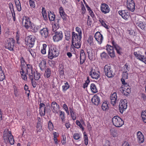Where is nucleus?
Returning <instances> with one entry per match:
<instances>
[{"instance_id": "42", "label": "nucleus", "mask_w": 146, "mask_h": 146, "mask_svg": "<svg viewBox=\"0 0 146 146\" xmlns=\"http://www.w3.org/2000/svg\"><path fill=\"white\" fill-rule=\"evenodd\" d=\"M117 98V94L114 92L111 96L110 99L112 100H116Z\"/></svg>"}, {"instance_id": "39", "label": "nucleus", "mask_w": 146, "mask_h": 146, "mask_svg": "<svg viewBox=\"0 0 146 146\" xmlns=\"http://www.w3.org/2000/svg\"><path fill=\"white\" fill-rule=\"evenodd\" d=\"M136 25L142 29H144L145 27V25L141 21L137 23Z\"/></svg>"}, {"instance_id": "13", "label": "nucleus", "mask_w": 146, "mask_h": 146, "mask_svg": "<svg viewBox=\"0 0 146 146\" xmlns=\"http://www.w3.org/2000/svg\"><path fill=\"white\" fill-rule=\"evenodd\" d=\"M100 10L102 13L106 14L108 13L110 11V9L108 6L105 3L101 5Z\"/></svg>"}, {"instance_id": "53", "label": "nucleus", "mask_w": 146, "mask_h": 146, "mask_svg": "<svg viewBox=\"0 0 146 146\" xmlns=\"http://www.w3.org/2000/svg\"><path fill=\"white\" fill-rule=\"evenodd\" d=\"M43 48L41 50V52L43 54H44L46 53V51L45 48L46 46V45L45 44H43Z\"/></svg>"}, {"instance_id": "17", "label": "nucleus", "mask_w": 146, "mask_h": 146, "mask_svg": "<svg viewBox=\"0 0 146 146\" xmlns=\"http://www.w3.org/2000/svg\"><path fill=\"white\" fill-rule=\"evenodd\" d=\"M134 54L137 59H139L146 64V58L144 56L138 54L136 52H135L134 53Z\"/></svg>"}, {"instance_id": "12", "label": "nucleus", "mask_w": 146, "mask_h": 146, "mask_svg": "<svg viewBox=\"0 0 146 146\" xmlns=\"http://www.w3.org/2000/svg\"><path fill=\"white\" fill-rule=\"evenodd\" d=\"M127 7L128 9L133 12L135 10V5L134 1L133 0H127Z\"/></svg>"}, {"instance_id": "56", "label": "nucleus", "mask_w": 146, "mask_h": 146, "mask_svg": "<svg viewBox=\"0 0 146 146\" xmlns=\"http://www.w3.org/2000/svg\"><path fill=\"white\" fill-rule=\"evenodd\" d=\"M31 27V29L33 30L32 31L35 33L37 32L38 29L37 27H35L34 25L32 26V25L30 26Z\"/></svg>"}, {"instance_id": "24", "label": "nucleus", "mask_w": 146, "mask_h": 146, "mask_svg": "<svg viewBox=\"0 0 146 146\" xmlns=\"http://www.w3.org/2000/svg\"><path fill=\"white\" fill-rule=\"evenodd\" d=\"M8 140L10 144L11 145L14 144V140L13 139V136L11 134V131H8Z\"/></svg>"}, {"instance_id": "23", "label": "nucleus", "mask_w": 146, "mask_h": 146, "mask_svg": "<svg viewBox=\"0 0 146 146\" xmlns=\"http://www.w3.org/2000/svg\"><path fill=\"white\" fill-rule=\"evenodd\" d=\"M87 52L89 59L92 60L94 59V54L93 53L92 49V48H88L87 49Z\"/></svg>"}, {"instance_id": "3", "label": "nucleus", "mask_w": 146, "mask_h": 146, "mask_svg": "<svg viewBox=\"0 0 146 146\" xmlns=\"http://www.w3.org/2000/svg\"><path fill=\"white\" fill-rule=\"evenodd\" d=\"M113 125L116 127H120L124 124L122 119L118 116H115L112 119Z\"/></svg>"}, {"instance_id": "44", "label": "nucleus", "mask_w": 146, "mask_h": 146, "mask_svg": "<svg viewBox=\"0 0 146 146\" xmlns=\"http://www.w3.org/2000/svg\"><path fill=\"white\" fill-rule=\"evenodd\" d=\"M99 21L101 23L102 25L106 29L108 28L107 25L106 23L103 20L101 19H99Z\"/></svg>"}, {"instance_id": "40", "label": "nucleus", "mask_w": 146, "mask_h": 146, "mask_svg": "<svg viewBox=\"0 0 146 146\" xmlns=\"http://www.w3.org/2000/svg\"><path fill=\"white\" fill-rule=\"evenodd\" d=\"M51 71L49 68H47L45 71V76L47 78L49 77L50 75Z\"/></svg>"}, {"instance_id": "55", "label": "nucleus", "mask_w": 146, "mask_h": 146, "mask_svg": "<svg viewBox=\"0 0 146 146\" xmlns=\"http://www.w3.org/2000/svg\"><path fill=\"white\" fill-rule=\"evenodd\" d=\"M125 79L123 78H122L121 79L122 83L124 85L125 87H127V86L129 87V85L125 82Z\"/></svg>"}, {"instance_id": "21", "label": "nucleus", "mask_w": 146, "mask_h": 146, "mask_svg": "<svg viewBox=\"0 0 146 146\" xmlns=\"http://www.w3.org/2000/svg\"><path fill=\"white\" fill-rule=\"evenodd\" d=\"M60 15L62 19L64 20L66 19L67 15L64 12L63 8L62 7H60L59 8V11Z\"/></svg>"}, {"instance_id": "62", "label": "nucleus", "mask_w": 146, "mask_h": 146, "mask_svg": "<svg viewBox=\"0 0 146 146\" xmlns=\"http://www.w3.org/2000/svg\"><path fill=\"white\" fill-rule=\"evenodd\" d=\"M63 139L61 140V142L62 145L65 144L66 143V137L65 136H62Z\"/></svg>"}, {"instance_id": "22", "label": "nucleus", "mask_w": 146, "mask_h": 146, "mask_svg": "<svg viewBox=\"0 0 146 146\" xmlns=\"http://www.w3.org/2000/svg\"><path fill=\"white\" fill-rule=\"evenodd\" d=\"M27 74L29 75V78L30 77V75L33 76V72L32 69V66L29 64H27Z\"/></svg>"}, {"instance_id": "1", "label": "nucleus", "mask_w": 146, "mask_h": 146, "mask_svg": "<svg viewBox=\"0 0 146 146\" xmlns=\"http://www.w3.org/2000/svg\"><path fill=\"white\" fill-rule=\"evenodd\" d=\"M113 46H111L109 45H107L106 46V50L111 58H113L115 55L113 49L114 48L116 50L117 53L120 54L121 53V48L114 41L112 42Z\"/></svg>"}, {"instance_id": "47", "label": "nucleus", "mask_w": 146, "mask_h": 146, "mask_svg": "<svg viewBox=\"0 0 146 146\" xmlns=\"http://www.w3.org/2000/svg\"><path fill=\"white\" fill-rule=\"evenodd\" d=\"M84 144L87 145L88 144V139L87 135L86 134H84Z\"/></svg>"}, {"instance_id": "30", "label": "nucleus", "mask_w": 146, "mask_h": 146, "mask_svg": "<svg viewBox=\"0 0 146 146\" xmlns=\"http://www.w3.org/2000/svg\"><path fill=\"white\" fill-rule=\"evenodd\" d=\"M15 3L18 11H20L21 10V3L19 0H15Z\"/></svg>"}, {"instance_id": "19", "label": "nucleus", "mask_w": 146, "mask_h": 146, "mask_svg": "<svg viewBox=\"0 0 146 146\" xmlns=\"http://www.w3.org/2000/svg\"><path fill=\"white\" fill-rule=\"evenodd\" d=\"M137 140L139 143H142L144 141V137L141 131H139L137 134Z\"/></svg>"}, {"instance_id": "8", "label": "nucleus", "mask_w": 146, "mask_h": 146, "mask_svg": "<svg viewBox=\"0 0 146 146\" xmlns=\"http://www.w3.org/2000/svg\"><path fill=\"white\" fill-rule=\"evenodd\" d=\"M35 37L32 35L27 36L25 38L26 44L30 47L33 46L35 42Z\"/></svg>"}, {"instance_id": "51", "label": "nucleus", "mask_w": 146, "mask_h": 146, "mask_svg": "<svg viewBox=\"0 0 146 146\" xmlns=\"http://www.w3.org/2000/svg\"><path fill=\"white\" fill-rule=\"evenodd\" d=\"M8 133H7V131H5L4 132L3 134V139L5 141H7V138L8 137L7 135H8Z\"/></svg>"}, {"instance_id": "5", "label": "nucleus", "mask_w": 146, "mask_h": 146, "mask_svg": "<svg viewBox=\"0 0 146 146\" xmlns=\"http://www.w3.org/2000/svg\"><path fill=\"white\" fill-rule=\"evenodd\" d=\"M104 71L105 75L108 78H111L113 76L114 73L111 67L108 65H106L104 66Z\"/></svg>"}, {"instance_id": "9", "label": "nucleus", "mask_w": 146, "mask_h": 146, "mask_svg": "<svg viewBox=\"0 0 146 146\" xmlns=\"http://www.w3.org/2000/svg\"><path fill=\"white\" fill-rule=\"evenodd\" d=\"M90 72L91 74H90V76L92 78L98 79L99 78L100 76V72L98 68L94 69L93 68H91Z\"/></svg>"}, {"instance_id": "45", "label": "nucleus", "mask_w": 146, "mask_h": 146, "mask_svg": "<svg viewBox=\"0 0 146 146\" xmlns=\"http://www.w3.org/2000/svg\"><path fill=\"white\" fill-rule=\"evenodd\" d=\"M48 127L50 131H51L53 130V124L51 122V121H49L48 122Z\"/></svg>"}, {"instance_id": "11", "label": "nucleus", "mask_w": 146, "mask_h": 146, "mask_svg": "<svg viewBox=\"0 0 146 146\" xmlns=\"http://www.w3.org/2000/svg\"><path fill=\"white\" fill-rule=\"evenodd\" d=\"M22 23L23 25L27 29L29 28L31 25L29 18L25 17L22 18Z\"/></svg>"}, {"instance_id": "31", "label": "nucleus", "mask_w": 146, "mask_h": 146, "mask_svg": "<svg viewBox=\"0 0 146 146\" xmlns=\"http://www.w3.org/2000/svg\"><path fill=\"white\" fill-rule=\"evenodd\" d=\"M90 88L92 91L94 93H96L98 92L95 84H92L90 86Z\"/></svg>"}, {"instance_id": "36", "label": "nucleus", "mask_w": 146, "mask_h": 146, "mask_svg": "<svg viewBox=\"0 0 146 146\" xmlns=\"http://www.w3.org/2000/svg\"><path fill=\"white\" fill-rule=\"evenodd\" d=\"M48 17L50 20L51 21H54L55 19L54 15L53 13H51L50 11V13L48 12Z\"/></svg>"}, {"instance_id": "15", "label": "nucleus", "mask_w": 146, "mask_h": 146, "mask_svg": "<svg viewBox=\"0 0 146 146\" xmlns=\"http://www.w3.org/2000/svg\"><path fill=\"white\" fill-rule=\"evenodd\" d=\"M94 37L98 43L100 44L103 40V38L102 35L99 32H97L95 34Z\"/></svg>"}, {"instance_id": "14", "label": "nucleus", "mask_w": 146, "mask_h": 146, "mask_svg": "<svg viewBox=\"0 0 146 146\" xmlns=\"http://www.w3.org/2000/svg\"><path fill=\"white\" fill-rule=\"evenodd\" d=\"M39 113L41 116H44L45 114V105L41 103L40 101V104L39 105Z\"/></svg>"}, {"instance_id": "37", "label": "nucleus", "mask_w": 146, "mask_h": 146, "mask_svg": "<svg viewBox=\"0 0 146 146\" xmlns=\"http://www.w3.org/2000/svg\"><path fill=\"white\" fill-rule=\"evenodd\" d=\"M100 56L102 59H108L109 57L107 54L104 52L101 53Z\"/></svg>"}, {"instance_id": "2", "label": "nucleus", "mask_w": 146, "mask_h": 146, "mask_svg": "<svg viewBox=\"0 0 146 146\" xmlns=\"http://www.w3.org/2000/svg\"><path fill=\"white\" fill-rule=\"evenodd\" d=\"M82 36L78 35L74 32H72V44L74 47L78 48L80 47Z\"/></svg>"}, {"instance_id": "26", "label": "nucleus", "mask_w": 146, "mask_h": 146, "mask_svg": "<svg viewBox=\"0 0 146 146\" xmlns=\"http://www.w3.org/2000/svg\"><path fill=\"white\" fill-rule=\"evenodd\" d=\"M59 20H57V22H55L52 25V30L53 31L55 32L57 31H59L58 29L59 28L58 24Z\"/></svg>"}, {"instance_id": "28", "label": "nucleus", "mask_w": 146, "mask_h": 146, "mask_svg": "<svg viewBox=\"0 0 146 146\" xmlns=\"http://www.w3.org/2000/svg\"><path fill=\"white\" fill-rule=\"evenodd\" d=\"M59 116L60 118H61L62 122H64L65 120V119L64 112L63 111L60 110L59 111Z\"/></svg>"}, {"instance_id": "48", "label": "nucleus", "mask_w": 146, "mask_h": 146, "mask_svg": "<svg viewBox=\"0 0 146 146\" xmlns=\"http://www.w3.org/2000/svg\"><path fill=\"white\" fill-rule=\"evenodd\" d=\"M29 3L30 6L33 8H35V2L33 0H29Z\"/></svg>"}, {"instance_id": "64", "label": "nucleus", "mask_w": 146, "mask_h": 146, "mask_svg": "<svg viewBox=\"0 0 146 146\" xmlns=\"http://www.w3.org/2000/svg\"><path fill=\"white\" fill-rule=\"evenodd\" d=\"M29 51L30 54H31V55L33 57H35V56H36L35 53V52H34L32 49H31L30 50H29Z\"/></svg>"}, {"instance_id": "29", "label": "nucleus", "mask_w": 146, "mask_h": 146, "mask_svg": "<svg viewBox=\"0 0 146 146\" xmlns=\"http://www.w3.org/2000/svg\"><path fill=\"white\" fill-rule=\"evenodd\" d=\"M34 79L36 80H38L40 78V74L37 71L35 72H33Z\"/></svg>"}, {"instance_id": "10", "label": "nucleus", "mask_w": 146, "mask_h": 146, "mask_svg": "<svg viewBox=\"0 0 146 146\" xmlns=\"http://www.w3.org/2000/svg\"><path fill=\"white\" fill-rule=\"evenodd\" d=\"M127 101H120L119 105V109L121 113L127 109Z\"/></svg>"}, {"instance_id": "41", "label": "nucleus", "mask_w": 146, "mask_h": 146, "mask_svg": "<svg viewBox=\"0 0 146 146\" xmlns=\"http://www.w3.org/2000/svg\"><path fill=\"white\" fill-rule=\"evenodd\" d=\"M42 14L44 20H46V10L44 8L42 7Z\"/></svg>"}, {"instance_id": "35", "label": "nucleus", "mask_w": 146, "mask_h": 146, "mask_svg": "<svg viewBox=\"0 0 146 146\" xmlns=\"http://www.w3.org/2000/svg\"><path fill=\"white\" fill-rule=\"evenodd\" d=\"M102 108L103 110H106L108 108L107 101H104L102 104Z\"/></svg>"}, {"instance_id": "43", "label": "nucleus", "mask_w": 146, "mask_h": 146, "mask_svg": "<svg viewBox=\"0 0 146 146\" xmlns=\"http://www.w3.org/2000/svg\"><path fill=\"white\" fill-rule=\"evenodd\" d=\"M69 87L68 83L66 82L64 83V85L62 86V90L63 91H65L67 90Z\"/></svg>"}, {"instance_id": "20", "label": "nucleus", "mask_w": 146, "mask_h": 146, "mask_svg": "<svg viewBox=\"0 0 146 146\" xmlns=\"http://www.w3.org/2000/svg\"><path fill=\"white\" fill-rule=\"evenodd\" d=\"M86 59V55L84 51L81 50L80 52V63L82 64L85 61Z\"/></svg>"}, {"instance_id": "57", "label": "nucleus", "mask_w": 146, "mask_h": 146, "mask_svg": "<svg viewBox=\"0 0 146 146\" xmlns=\"http://www.w3.org/2000/svg\"><path fill=\"white\" fill-rule=\"evenodd\" d=\"M80 135L79 133H75L74 135V138L76 140L79 139L80 138Z\"/></svg>"}, {"instance_id": "49", "label": "nucleus", "mask_w": 146, "mask_h": 146, "mask_svg": "<svg viewBox=\"0 0 146 146\" xmlns=\"http://www.w3.org/2000/svg\"><path fill=\"white\" fill-rule=\"evenodd\" d=\"M76 123L77 125L79 127L82 129V131L84 130V128L82 126V125L81 124L80 122L78 120H76Z\"/></svg>"}, {"instance_id": "4", "label": "nucleus", "mask_w": 146, "mask_h": 146, "mask_svg": "<svg viewBox=\"0 0 146 146\" xmlns=\"http://www.w3.org/2000/svg\"><path fill=\"white\" fill-rule=\"evenodd\" d=\"M59 52L56 48L55 47H51L48 50V58L52 59L57 56Z\"/></svg>"}, {"instance_id": "34", "label": "nucleus", "mask_w": 146, "mask_h": 146, "mask_svg": "<svg viewBox=\"0 0 146 146\" xmlns=\"http://www.w3.org/2000/svg\"><path fill=\"white\" fill-rule=\"evenodd\" d=\"M111 134L114 137H117L118 135L117 131L116 130L111 129L110 130Z\"/></svg>"}, {"instance_id": "32", "label": "nucleus", "mask_w": 146, "mask_h": 146, "mask_svg": "<svg viewBox=\"0 0 146 146\" xmlns=\"http://www.w3.org/2000/svg\"><path fill=\"white\" fill-rule=\"evenodd\" d=\"M5 78V75L3 71L2 70L1 67L0 66V81H3Z\"/></svg>"}, {"instance_id": "59", "label": "nucleus", "mask_w": 146, "mask_h": 146, "mask_svg": "<svg viewBox=\"0 0 146 146\" xmlns=\"http://www.w3.org/2000/svg\"><path fill=\"white\" fill-rule=\"evenodd\" d=\"M76 31L78 33V35L82 36V31L81 29L78 27H76Z\"/></svg>"}, {"instance_id": "50", "label": "nucleus", "mask_w": 146, "mask_h": 146, "mask_svg": "<svg viewBox=\"0 0 146 146\" xmlns=\"http://www.w3.org/2000/svg\"><path fill=\"white\" fill-rule=\"evenodd\" d=\"M90 82L89 77H87V80H86V82L83 84V88H85L88 86V84Z\"/></svg>"}, {"instance_id": "27", "label": "nucleus", "mask_w": 146, "mask_h": 146, "mask_svg": "<svg viewBox=\"0 0 146 146\" xmlns=\"http://www.w3.org/2000/svg\"><path fill=\"white\" fill-rule=\"evenodd\" d=\"M70 111V115L72 119L74 120L76 119V115L75 112L74 111V109L72 108H69Z\"/></svg>"}, {"instance_id": "7", "label": "nucleus", "mask_w": 146, "mask_h": 146, "mask_svg": "<svg viewBox=\"0 0 146 146\" xmlns=\"http://www.w3.org/2000/svg\"><path fill=\"white\" fill-rule=\"evenodd\" d=\"M15 41L13 38H8L5 44L6 48H7L10 50H13Z\"/></svg>"}, {"instance_id": "16", "label": "nucleus", "mask_w": 146, "mask_h": 146, "mask_svg": "<svg viewBox=\"0 0 146 146\" xmlns=\"http://www.w3.org/2000/svg\"><path fill=\"white\" fill-rule=\"evenodd\" d=\"M118 13L124 19L126 20L129 18V13L127 11L125 10L119 11Z\"/></svg>"}, {"instance_id": "33", "label": "nucleus", "mask_w": 146, "mask_h": 146, "mask_svg": "<svg viewBox=\"0 0 146 146\" xmlns=\"http://www.w3.org/2000/svg\"><path fill=\"white\" fill-rule=\"evenodd\" d=\"M141 117L143 121L145 123H146V110L143 111L141 113Z\"/></svg>"}, {"instance_id": "6", "label": "nucleus", "mask_w": 146, "mask_h": 146, "mask_svg": "<svg viewBox=\"0 0 146 146\" xmlns=\"http://www.w3.org/2000/svg\"><path fill=\"white\" fill-rule=\"evenodd\" d=\"M52 35L53 39L54 42H58L61 40L63 38L62 33L60 31H57L54 32Z\"/></svg>"}, {"instance_id": "52", "label": "nucleus", "mask_w": 146, "mask_h": 146, "mask_svg": "<svg viewBox=\"0 0 146 146\" xmlns=\"http://www.w3.org/2000/svg\"><path fill=\"white\" fill-rule=\"evenodd\" d=\"M93 38L92 36H89L88 39V42L90 45H91V44L93 42Z\"/></svg>"}, {"instance_id": "58", "label": "nucleus", "mask_w": 146, "mask_h": 146, "mask_svg": "<svg viewBox=\"0 0 146 146\" xmlns=\"http://www.w3.org/2000/svg\"><path fill=\"white\" fill-rule=\"evenodd\" d=\"M63 108L65 110L66 113L68 114L69 115V112L68 110L67 106L65 104H64L63 105Z\"/></svg>"}, {"instance_id": "25", "label": "nucleus", "mask_w": 146, "mask_h": 146, "mask_svg": "<svg viewBox=\"0 0 146 146\" xmlns=\"http://www.w3.org/2000/svg\"><path fill=\"white\" fill-rule=\"evenodd\" d=\"M46 64V62L45 60H42L39 64V66L40 69L42 71H44L45 69Z\"/></svg>"}, {"instance_id": "38", "label": "nucleus", "mask_w": 146, "mask_h": 146, "mask_svg": "<svg viewBox=\"0 0 146 146\" xmlns=\"http://www.w3.org/2000/svg\"><path fill=\"white\" fill-rule=\"evenodd\" d=\"M51 107L53 110H56L58 108V105L56 102L54 101L52 103Z\"/></svg>"}, {"instance_id": "46", "label": "nucleus", "mask_w": 146, "mask_h": 146, "mask_svg": "<svg viewBox=\"0 0 146 146\" xmlns=\"http://www.w3.org/2000/svg\"><path fill=\"white\" fill-rule=\"evenodd\" d=\"M31 81V82L34 88H35L36 86V82L33 81V77L30 75V77L29 78Z\"/></svg>"}, {"instance_id": "54", "label": "nucleus", "mask_w": 146, "mask_h": 146, "mask_svg": "<svg viewBox=\"0 0 146 146\" xmlns=\"http://www.w3.org/2000/svg\"><path fill=\"white\" fill-rule=\"evenodd\" d=\"M123 68V72H127L129 71L128 66L127 65V64H126Z\"/></svg>"}, {"instance_id": "61", "label": "nucleus", "mask_w": 146, "mask_h": 146, "mask_svg": "<svg viewBox=\"0 0 146 146\" xmlns=\"http://www.w3.org/2000/svg\"><path fill=\"white\" fill-rule=\"evenodd\" d=\"M100 100L99 97L98 96L95 95L93 96L91 100Z\"/></svg>"}, {"instance_id": "18", "label": "nucleus", "mask_w": 146, "mask_h": 146, "mask_svg": "<svg viewBox=\"0 0 146 146\" xmlns=\"http://www.w3.org/2000/svg\"><path fill=\"white\" fill-rule=\"evenodd\" d=\"M40 33L42 36L44 38H46L48 35V30L47 28H44L40 31Z\"/></svg>"}, {"instance_id": "63", "label": "nucleus", "mask_w": 146, "mask_h": 146, "mask_svg": "<svg viewBox=\"0 0 146 146\" xmlns=\"http://www.w3.org/2000/svg\"><path fill=\"white\" fill-rule=\"evenodd\" d=\"M130 88V87L129 86V87L127 86V87H125V89L126 90L125 92L128 94H129L131 92Z\"/></svg>"}, {"instance_id": "60", "label": "nucleus", "mask_w": 146, "mask_h": 146, "mask_svg": "<svg viewBox=\"0 0 146 146\" xmlns=\"http://www.w3.org/2000/svg\"><path fill=\"white\" fill-rule=\"evenodd\" d=\"M122 78L125 79H127L128 78V73L127 72H123Z\"/></svg>"}]
</instances>
